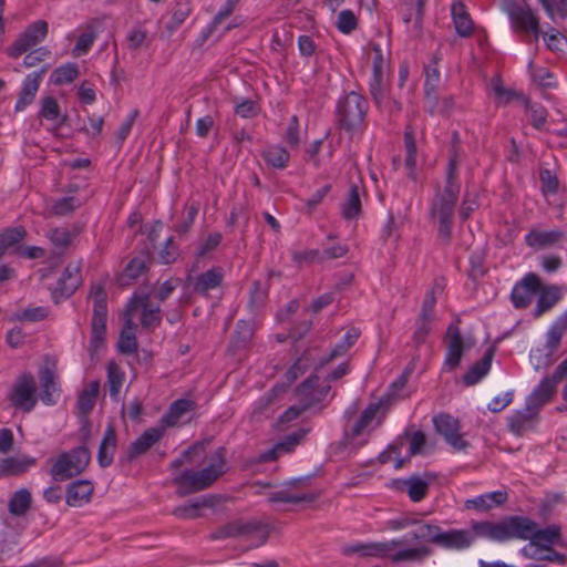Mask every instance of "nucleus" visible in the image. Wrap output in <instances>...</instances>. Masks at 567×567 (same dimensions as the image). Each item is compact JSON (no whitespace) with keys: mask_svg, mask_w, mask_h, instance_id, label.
I'll use <instances>...</instances> for the list:
<instances>
[{"mask_svg":"<svg viewBox=\"0 0 567 567\" xmlns=\"http://www.w3.org/2000/svg\"><path fill=\"white\" fill-rule=\"evenodd\" d=\"M196 404L192 400L187 399H179L174 401L167 412L162 416L161 419V425L159 427H164V432L168 427H174L178 425L182 422L183 416L195 410Z\"/></svg>","mask_w":567,"mask_h":567,"instance_id":"obj_29","label":"nucleus"},{"mask_svg":"<svg viewBox=\"0 0 567 567\" xmlns=\"http://www.w3.org/2000/svg\"><path fill=\"white\" fill-rule=\"evenodd\" d=\"M41 383V401L45 405H54L61 395L60 378L55 362L47 360L39 371Z\"/></svg>","mask_w":567,"mask_h":567,"instance_id":"obj_14","label":"nucleus"},{"mask_svg":"<svg viewBox=\"0 0 567 567\" xmlns=\"http://www.w3.org/2000/svg\"><path fill=\"white\" fill-rule=\"evenodd\" d=\"M567 329L564 320L550 324L546 332V342L530 350L529 359L535 370H542L554 362V353L559 348L563 336Z\"/></svg>","mask_w":567,"mask_h":567,"instance_id":"obj_9","label":"nucleus"},{"mask_svg":"<svg viewBox=\"0 0 567 567\" xmlns=\"http://www.w3.org/2000/svg\"><path fill=\"white\" fill-rule=\"evenodd\" d=\"M48 68L49 66L45 65L39 72L30 73L24 78L19 97L14 105L16 112L24 111V109L33 102Z\"/></svg>","mask_w":567,"mask_h":567,"instance_id":"obj_19","label":"nucleus"},{"mask_svg":"<svg viewBox=\"0 0 567 567\" xmlns=\"http://www.w3.org/2000/svg\"><path fill=\"white\" fill-rule=\"evenodd\" d=\"M51 55V51L47 47H40L30 51L23 58V65L25 68H33L40 62L44 61Z\"/></svg>","mask_w":567,"mask_h":567,"instance_id":"obj_63","label":"nucleus"},{"mask_svg":"<svg viewBox=\"0 0 567 567\" xmlns=\"http://www.w3.org/2000/svg\"><path fill=\"white\" fill-rule=\"evenodd\" d=\"M405 158L404 169L405 174L412 181L416 179V145L414 133L406 130L404 133Z\"/></svg>","mask_w":567,"mask_h":567,"instance_id":"obj_35","label":"nucleus"},{"mask_svg":"<svg viewBox=\"0 0 567 567\" xmlns=\"http://www.w3.org/2000/svg\"><path fill=\"white\" fill-rule=\"evenodd\" d=\"M506 12L515 32L532 33L538 40L542 33L539 19L529 6L511 2L506 6Z\"/></svg>","mask_w":567,"mask_h":567,"instance_id":"obj_11","label":"nucleus"},{"mask_svg":"<svg viewBox=\"0 0 567 567\" xmlns=\"http://www.w3.org/2000/svg\"><path fill=\"white\" fill-rule=\"evenodd\" d=\"M311 361L312 359L308 354L298 358L286 372L287 383L290 384L301 377L309 369Z\"/></svg>","mask_w":567,"mask_h":567,"instance_id":"obj_54","label":"nucleus"},{"mask_svg":"<svg viewBox=\"0 0 567 567\" xmlns=\"http://www.w3.org/2000/svg\"><path fill=\"white\" fill-rule=\"evenodd\" d=\"M37 465V458L28 454H17L0 458V478L20 476Z\"/></svg>","mask_w":567,"mask_h":567,"instance_id":"obj_18","label":"nucleus"},{"mask_svg":"<svg viewBox=\"0 0 567 567\" xmlns=\"http://www.w3.org/2000/svg\"><path fill=\"white\" fill-rule=\"evenodd\" d=\"M368 112L367 100L357 92H349L337 103V121L348 132L359 130Z\"/></svg>","mask_w":567,"mask_h":567,"instance_id":"obj_8","label":"nucleus"},{"mask_svg":"<svg viewBox=\"0 0 567 567\" xmlns=\"http://www.w3.org/2000/svg\"><path fill=\"white\" fill-rule=\"evenodd\" d=\"M48 32L49 24L45 21L38 20L31 23L10 47L9 55L18 58L28 52L31 48L40 44L47 38Z\"/></svg>","mask_w":567,"mask_h":567,"instance_id":"obj_13","label":"nucleus"},{"mask_svg":"<svg viewBox=\"0 0 567 567\" xmlns=\"http://www.w3.org/2000/svg\"><path fill=\"white\" fill-rule=\"evenodd\" d=\"M32 495L29 489L22 487L16 491L9 499L8 511L13 516H23L30 508Z\"/></svg>","mask_w":567,"mask_h":567,"instance_id":"obj_38","label":"nucleus"},{"mask_svg":"<svg viewBox=\"0 0 567 567\" xmlns=\"http://www.w3.org/2000/svg\"><path fill=\"white\" fill-rule=\"evenodd\" d=\"M146 270V261L143 257H134L125 267L122 279L134 280Z\"/></svg>","mask_w":567,"mask_h":567,"instance_id":"obj_57","label":"nucleus"},{"mask_svg":"<svg viewBox=\"0 0 567 567\" xmlns=\"http://www.w3.org/2000/svg\"><path fill=\"white\" fill-rule=\"evenodd\" d=\"M81 205L79 198L74 196H64L53 200L49 209L55 216H65L72 213L75 208Z\"/></svg>","mask_w":567,"mask_h":567,"instance_id":"obj_46","label":"nucleus"},{"mask_svg":"<svg viewBox=\"0 0 567 567\" xmlns=\"http://www.w3.org/2000/svg\"><path fill=\"white\" fill-rule=\"evenodd\" d=\"M402 485L406 487L408 495L412 502H420L427 494V482L417 476L402 481Z\"/></svg>","mask_w":567,"mask_h":567,"instance_id":"obj_44","label":"nucleus"},{"mask_svg":"<svg viewBox=\"0 0 567 567\" xmlns=\"http://www.w3.org/2000/svg\"><path fill=\"white\" fill-rule=\"evenodd\" d=\"M49 311L45 307H32L12 313L10 321L37 322L47 318Z\"/></svg>","mask_w":567,"mask_h":567,"instance_id":"obj_50","label":"nucleus"},{"mask_svg":"<svg viewBox=\"0 0 567 567\" xmlns=\"http://www.w3.org/2000/svg\"><path fill=\"white\" fill-rule=\"evenodd\" d=\"M141 313V324L145 329H154L161 322V310L158 305H153L146 293L134 295L128 301L124 315L134 317Z\"/></svg>","mask_w":567,"mask_h":567,"instance_id":"obj_12","label":"nucleus"},{"mask_svg":"<svg viewBox=\"0 0 567 567\" xmlns=\"http://www.w3.org/2000/svg\"><path fill=\"white\" fill-rule=\"evenodd\" d=\"M538 411L539 409L529 402H526L525 409L516 411L509 417L508 425L511 431L516 434H523L526 431L533 429L537 420Z\"/></svg>","mask_w":567,"mask_h":567,"instance_id":"obj_27","label":"nucleus"},{"mask_svg":"<svg viewBox=\"0 0 567 567\" xmlns=\"http://www.w3.org/2000/svg\"><path fill=\"white\" fill-rule=\"evenodd\" d=\"M25 236V230L22 227L8 229L0 234V251L2 256L9 247L20 243Z\"/></svg>","mask_w":567,"mask_h":567,"instance_id":"obj_51","label":"nucleus"},{"mask_svg":"<svg viewBox=\"0 0 567 567\" xmlns=\"http://www.w3.org/2000/svg\"><path fill=\"white\" fill-rule=\"evenodd\" d=\"M90 298L93 301V317L107 318L106 292L101 285L91 289Z\"/></svg>","mask_w":567,"mask_h":567,"instance_id":"obj_47","label":"nucleus"},{"mask_svg":"<svg viewBox=\"0 0 567 567\" xmlns=\"http://www.w3.org/2000/svg\"><path fill=\"white\" fill-rule=\"evenodd\" d=\"M315 499V495L305 494V493H292L288 489H279L271 492L268 495V501L270 503H301V502H311Z\"/></svg>","mask_w":567,"mask_h":567,"instance_id":"obj_43","label":"nucleus"},{"mask_svg":"<svg viewBox=\"0 0 567 567\" xmlns=\"http://www.w3.org/2000/svg\"><path fill=\"white\" fill-rule=\"evenodd\" d=\"M433 319L423 318L419 316L415 322V330L413 332V340L416 344H421L425 341L427 334L431 331V322Z\"/></svg>","mask_w":567,"mask_h":567,"instance_id":"obj_64","label":"nucleus"},{"mask_svg":"<svg viewBox=\"0 0 567 567\" xmlns=\"http://www.w3.org/2000/svg\"><path fill=\"white\" fill-rule=\"evenodd\" d=\"M81 281L80 266L76 264H69L59 278L56 289L53 293L54 299L58 293L63 298L70 297L81 285Z\"/></svg>","mask_w":567,"mask_h":567,"instance_id":"obj_24","label":"nucleus"},{"mask_svg":"<svg viewBox=\"0 0 567 567\" xmlns=\"http://www.w3.org/2000/svg\"><path fill=\"white\" fill-rule=\"evenodd\" d=\"M560 381L556 380L554 374L551 377L543 378L527 398V402L537 409H540L544 404L550 401Z\"/></svg>","mask_w":567,"mask_h":567,"instance_id":"obj_30","label":"nucleus"},{"mask_svg":"<svg viewBox=\"0 0 567 567\" xmlns=\"http://www.w3.org/2000/svg\"><path fill=\"white\" fill-rule=\"evenodd\" d=\"M164 427L154 426L146 429L127 449V456L133 460L145 454L164 436Z\"/></svg>","mask_w":567,"mask_h":567,"instance_id":"obj_22","label":"nucleus"},{"mask_svg":"<svg viewBox=\"0 0 567 567\" xmlns=\"http://www.w3.org/2000/svg\"><path fill=\"white\" fill-rule=\"evenodd\" d=\"M76 30L79 31V35L72 54L74 56H81L86 54L94 44L99 34V22L97 20H91L83 25H79Z\"/></svg>","mask_w":567,"mask_h":567,"instance_id":"obj_25","label":"nucleus"},{"mask_svg":"<svg viewBox=\"0 0 567 567\" xmlns=\"http://www.w3.org/2000/svg\"><path fill=\"white\" fill-rule=\"evenodd\" d=\"M285 141L291 147H297L300 143L299 120L297 115H292L289 118L287 130L285 133Z\"/></svg>","mask_w":567,"mask_h":567,"instance_id":"obj_62","label":"nucleus"},{"mask_svg":"<svg viewBox=\"0 0 567 567\" xmlns=\"http://www.w3.org/2000/svg\"><path fill=\"white\" fill-rule=\"evenodd\" d=\"M385 413L382 402H371L357 414V405L351 404L343 414V434L340 441L342 449L350 455L365 446L372 433L382 424Z\"/></svg>","mask_w":567,"mask_h":567,"instance_id":"obj_4","label":"nucleus"},{"mask_svg":"<svg viewBox=\"0 0 567 567\" xmlns=\"http://www.w3.org/2000/svg\"><path fill=\"white\" fill-rule=\"evenodd\" d=\"M224 280V269L212 267L207 271L190 279L195 292L206 296L209 291L219 288Z\"/></svg>","mask_w":567,"mask_h":567,"instance_id":"obj_23","label":"nucleus"},{"mask_svg":"<svg viewBox=\"0 0 567 567\" xmlns=\"http://www.w3.org/2000/svg\"><path fill=\"white\" fill-rule=\"evenodd\" d=\"M91 460L85 446H78L60 453L52 462L50 475L55 482H64L81 474Z\"/></svg>","mask_w":567,"mask_h":567,"instance_id":"obj_7","label":"nucleus"},{"mask_svg":"<svg viewBox=\"0 0 567 567\" xmlns=\"http://www.w3.org/2000/svg\"><path fill=\"white\" fill-rule=\"evenodd\" d=\"M226 470L225 447L206 453L205 443H195L169 464L172 484L181 497L210 487Z\"/></svg>","mask_w":567,"mask_h":567,"instance_id":"obj_1","label":"nucleus"},{"mask_svg":"<svg viewBox=\"0 0 567 567\" xmlns=\"http://www.w3.org/2000/svg\"><path fill=\"white\" fill-rule=\"evenodd\" d=\"M10 404L22 412H31L38 403L37 384L31 373H22L14 381L10 394Z\"/></svg>","mask_w":567,"mask_h":567,"instance_id":"obj_10","label":"nucleus"},{"mask_svg":"<svg viewBox=\"0 0 567 567\" xmlns=\"http://www.w3.org/2000/svg\"><path fill=\"white\" fill-rule=\"evenodd\" d=\"M192 11L190 0H174L171 10V21L167 23L166 29L169 32L176 31L186 21Z\"/></svg>","mask_w":567,"mask_h":567,"instance_id":"obj_36","label":"nucleus"},{"mask_svg":"<svg viewBox=\"0 0 567 567\" xmlns=\"http://www.w3.org/2000/svg\"><path fill=\"white\" fill-rule=\"evenodd\" d=\"M451 14L456 33L462 38L470 37L473 32L474 23L465 4L462 1L453 2Z\"/></svg>","mask_w":567,"mask_h":567,"instance_id":"obj_31","label":"nucleus"},{"mask_svg":"<svg viewBox=\"0 0 567 567\" xmlns=\"http://www.w3.org/2000/svg\"><path fill=\"white\" fill-rule=\"evenodd\" d=\"M370 93L378 105H381L385 97V85L383 76L371 75L370 79Z\"/></svg>","mask_w":567,"mask_h":567,"instance_id":"obj_61","label":"nucleus"},{"mask_svg":"<svg viewBox=\"0 0 567 567\" xmlns=\"http://www.w3.org/2000/svg\"><path fill=\"white\" fill-rule=\"evenodd\" d=\"M136 323L132 320L131 317H126L124 315V327L121 330L120 339H118V350L122 353L131 354L136 351L137 342H136Z\"/></svg>","mask_w":567,"mask_h":567,"instance_id":"obj_32","label":"nucleus"},{"mask_svg":"<svg viewBox=\"0 0 567 567\" xmlns=\"http://www.w3.org/2000/svg\"><path fill=\"white\" fill-rule=\"evenodd\" d=\"M267 165L276 169H284L288 166L290 155L288 151L280 145H270L261 154Z\"/></svg>","mask_w":567,"mask_h":567,"instance_id":"obj_37","label":"nucleus"},{"mask_svg":"<svg viewBox=\"0 0 567 567\" xmlns=\"http://www.w3.org/2000/svg\"><path fill=\"white\" fill-rule=\"evenodd\" d=\"M492 89L498 106L507 105L515 99L522 97V95L515 90L505 87L499 79H494L492 81Z\"/></svg>","mask_w":567,"mask_h":567,"instance_id":"obj_48","label":"nucleus"},{"mask_svg":"<svg viewBox=\"0 0 567 567\" xmlns=\"http://www.w3.org/2000/svg\"><path fill=\"white\" fill-rule=\"evenodd\" d=\"M360 337V330L357 328H350L344 333L342 340L337 343L331 350L327 361H331L336 358L344 355L349 349L358 341Z\"/></svg>","mask_w":567,"mask_h":567,"instance_id":"obj_42","label":"nucleus"},{"mask_svg":"<svg viewBox=\"0 0 567 567\" xmlns=\"http://www.w3.org/2000/svg\"><path fill=\"white\" fill-rule=\"evenodd\" d=\"M47 237L55 248L65 249L72 244V241L75 237V234L71 233L66 228L56 227V228L51 229L48 233Z\"/></svg>","mask_w":567,"mask_h":567,"instance_id":"obj_49","label":"nucleus"},{"mask_svg":"<svg viewBox=\"0 0 567 567\" xmlns=\"http://www.w3.org/2000/svg\"><path fill=\"white\" fill-rule=\"evenodd\" d=\"M493 352L488 351L480 362H476L463 377L466 385L478 383L491 370Z\"/></svg>","mask_w":567,"mask_h":567,"instance_id":"obj_39","label":"nucleus"},{"mask_svg":"<svg viewBox=\"0 0 567 567\" xmlns=\"http://www.w3.org/2000/svg\"><path fill=\"white\" fill-rule=\"evenodd\" d=\"M419 514L408 513L386 522V528L392 532H401L409 527H414Z\"/></svg>","mask_w":567,"mask_h":567,"instance_id":"obj_55","label":"nucleus"},{"mask_svg":"<svg viewBox=\"0 0 567 567\" xmlns=\"http://www.w3.org/2000/svg\"><path fill=\"white\" fill-rule=\"evenodd\" d=\"M240 0H226L224 6L215 14L212 22L208 25L209 32L214 31L226 18H228Z\"/></svg>","mask_w":567,"mask_h":567,"instance_id":"obj_60","label":"nucleus"},{"mask_svg":"<svg viewBox=\"0 0 567 567\" xmlns=\"http://www.w3.org/2000/svg\"><path fill=\"white\" fill-rule=\"evenodd\" d=\"M455 168V161L451 159L445 187L436 194L430 208L431 218L437 220L439 238L444 244H449L452 237L454 206L460 193V186L454 181Z\"/></svg>","mask_w":567,"mask_h":567,"instance_id":"obj_6","label":"nucleus"},{"mask_svg":"<svg viewBox=\"0 0 567 567\" xmlns=\"http://www.w3.org/2000/svg\"><path fill=\"white\" fill-rule=\"evenodd\" d=\"M475 533L491 542L506 543L513 539L533 538L540 548L551 547L560 538V528L556 525L538 528L526 516H507L499 522H473Z\"/></svg>","mask_w":567,"mask_h":567,"instance_id":"obj_2","label":"nucleus"},{"mask_svg":"<svg viewBox=\"0 0 567 567\" xmlns=\"http://www.w3.org/2000/svg\"><path fill=\"white\" fill-rule=\"evenodd\" d=\"M435 430L444 436L446 443H449L454 450L462 451L466 449L467 442L463 440L458 433L460 425L458 421L451 415L440 414L433 419Z\"/></svg>","mask_w":567,"mask_h":567,"instance_id":"obj_16","label":"nucleus"},{"mask_svg":"<svg viewBox=\"0 0 567 567\" xmlns=\"http://www.w3.org/2000/svg\"><path fill=\"white\" fill-rule=\"evenodd\" d=\"M415 545H436L445 550L463 551L468 549L477 537H480L471 525V529H442L435 520H425L420 517L416 518L414 529L409 534Z\"/></svg>","mask_w":567,"mask_h":567,"instance_id":"obj_5","label":"nucleus"},{"mask_svg":"<svg viewBox=\"0 0 567 567\" xmlns=\"http://www.w3.org/2000/svg\"><path fill=\"white\" fill-rule=\"evenodd\" d=\"M79 76V66L76 63L68 62L58 66L51 74L50 81L54 85H64L72 83Z\"/></svg>","mask_w":567,"mask_h":567,"instance_id":"obj_41","label":"nucleus"},{"mask_svg":"<svg viewBox=\"0 0 567 567\" xmlns=\"http://www.w3.org/2000/svg\"><path fill=\"white\" fill-rule=\"evenodd\" d=\"M94 487L90 481L72 482L66 487V504L71 507H81L91 501Z\"/></svg>","mask_w":567,"mask_h":567,"instance_id":"obj_28","label":"nucleus"},{"mask_svg":"<svg viewBox=\"0 0 567 567\" xmlns=\"http://www.w3.org/2000/svg\"><path fill=\"white\" fill-rule=\"evenodd\" d=\"M539 290L540 278L534 272L526 274L512 289L511 300L513 306L517 309L526 308Z\"/></svg>","mask_w":567,"mask_h":567,"instance_id":"obj_15","label":"nucleus"},{"mask_svg":"<svg viewBox=\"0 0 567 567\" xmlns=\"http://www.w3.org/2000/svg\"><path fill=\"white\" fill-rule=\"evenodd\" d=\"M234 112L243 118H254L259 114L260 107L256 101L244 99L236 103Z\"/></svg>","mask_w":567,"mask_h":567,"instance_id":"obj_56","label":"nucleus"},{"mask_svg":"<svg viewBox=\"0 0 567 567\" xmlns=\"http://www.w3.org/2000/svg\"><path fill=\"white\" fill-rule=\"evenodd\" d=\"M565 233L560 229L542 230L530 229L524 237L526 246L539 250L551 247L565 238Z\"/></svg>","mask_w":567,"mask_h":567,"instance_id":"obj_20","label":"nucleus"},{"mask_svg":"<svg viewBox=\"0 0 567 567\" xmlns=\"http://www.w3.org/2000/svg\"><path fill=\"white\" fill-rule=\"evenodd\" d=\"M40 115L47 121H58L60 117V106L56 100L52 96H48L42 100Z\"/></svg>","mask_w":567,"mask_h":567,"instance_id":"obj_58","label":"nucleus"},{"mask_svg":"<svg viewBox=\"0 0 567 567\" xmlns=\"http://www.w3.org/2000/svg\"><path fill=\"white\" fill-rule=\"evenodd\" d=\"M115 450L116 434L113 426H109L104 432L97 453V461L102 467H106L112 463Z\"/></svg>","mask_w":567,"mask_h":567,"instance_id":"obj_33","label":"nucleus"},{"mask_svg":"<svg viewBox=\"0 0 567 567\" xmlns=\"http://www.w3.org/2000/svg\"><path fill=\"white\" fill-rule=\"evenodd\" d=\"M439 58L434 56L425 66L424 99L430 113H434L437 104V90L441 82V73L437 68Z\"/></svg>","mask_w":567,"mask_h":567,"instance_id":"obj_17","label":"nucleus"},{"mask_svg":"<svg viewBox=\"0 0 567 567\" xmlns=\"http://www.w3.org/2000/svg\"><path fill=\"white\" fill-rule=\"evenodd\" d=\"M443 290V285L436 282L433 288L425 295L424 301L421 308L420 316L423 318L433 319L434 306L436 303V293H441Z\"/></svg>","mask_w":567,"mask_h":567,"instance_id":"obj_53","label":"nucleus"},{"mask_svg":"<svg viewBox=\"0 0 567 567\" xmlns=\"http://www.w3.org/2000/svg\"><path fill=\"white\" fill-rule=\"evenodd\" d=\"M337 29L343 34H350L358 27V19L352 10L346 9L338 14Z\"/></svg>","mask_w":567,"mask_h":567,"instance_id":"obj_52","label":"nucleus"},{"mask_svg":"<svg viewBox=\"0 0 567 567\" xmlns=\"http://www.w3.org/2000/svg\"><path fill=\"white\" fill-rule=\"evenodd\" d=\"M107 389L112 400L117 401L126 375L124 370L114 361L107 363Z\"/></svg>","mask_w":567,"mask_h":567,"instance_id":"obj_34","label":"nucleus"},{"mask_svg":"<svg viewBox=\"0 0 567 567\" xmlns=\"http://www.w3.org/2000/svg\"><path fill=\"white\" fill-rule=\"evenodd\" d=\"M344 555L388 560L393 565L423 564L434 550L426 545H410L405 537L383 542H355L342 548Z\"/></svg>","mask_w":567,"mask_h":567,"instance_id":"obj_3","label":"nucleus"},{"mask_svg":"<svg viewBox=\"0 0 567 567\" xmlns=\"http://www.w3.org/2000/svg\"><path fill=\"white\" fill-rule=\"evenodd\" d=\"M447 346L444 365L450 370L456 368L463 355V339L457 324H450L446 332Z\"/></svg>","mask_w":567,"mask_h":567,"instance_id":"obj_21","label":"nucleus"},{"mask_svg":"<svg viewBox=\"0 0 567 567\" xmlns=\"http://www.w3.org/2000/svg\"><path fill=\"white\" fill-rule=\"evenodd\" d=\"M361 212V202L359 196V188L357 185H351L347 200L342 206V216L346 219L355 218Z\"/></svg>","mask_w":567,"mask_h":567,"instance_id":"obj_45","label":"nucleus"},{"mask_svg":"<svg viewBox=\"0 0 567 567\" xmlns=\"http://www.w3.org/2000/svg\"><path fill=\"white\" fill-rule=\"evenodd\" d=\"M535 315L540 316L559 300V289L556 286H540Z\"/></svg>","mask_w":567,"mask_h":567,"instance_id":"obj_40","label":"nucleus"},{"mask_svg":"<svg viewBox=\"0 0 567 567\" xmlns=\"http://www.w3.org/2000/svg\"><path fill=\"white\" fill-rule=\"evenodd\" d=\"M307 430H298L287 436L284 437L280 442L277 443V446L280 450V453H290L295 450V447L301 442V440L306 436Z\"/></svg>","mask_w":567,"mask_h":567,"instance_id":"obj_59","label":"nucleus"},{"mask_svg":"<svg viewBox=\"0 0 567 567\" xmlns=\"http://www.w3.org/2000/svg\"><path fill=\"white\" fill-rule=\"evenodd\" d=\"M508 494L506 491H494L477 495L465 501V508L485 512L506 503Z\"/></svg>","mask_w":567,"mask_h":567,"instance_id":"obj_26","label":"nucleus"}]
</instances>
